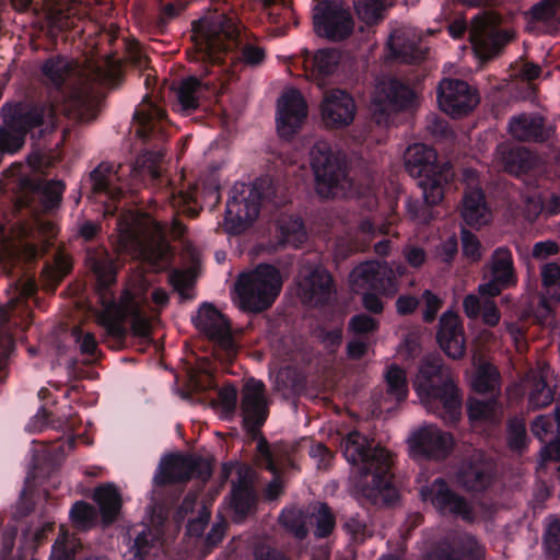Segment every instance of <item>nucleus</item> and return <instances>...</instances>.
<instances>
[{
	"label": "nucleus",
	"mask_w": 560,
	"mask_h": 560,
	"mask_svg": "<svg viewBox=\"0 0 560 560\" xmlns=\"http://www.w3.org/2000/svg\"><path fill=\"white\" fill-rule=\"evenodd\" d=\"M150 282L142 272L131 276L126 289L117 302L109 303L97 315V323L106 334L117 340H122L127 334L125 324L130 325L135 337L149 340L152 330L147 291Z\"/></svg>",
	"instance_id": "obj_1"
},
{
	"label": "nucleus",
	"mask_w": 560,
	"mask_h": 560,
	"mask_svg": "<svg viewBox=\"0 0 560 560\" xmlns=\"http://www.w3.org/2000/svg\"><path fill=\"white\" fill-rule=\"evenodd\" d=\"M405 165L408 173L418 178L427 206L408 203V212L418 223H428L432 215L428 206L439 203L444 196V187L454 174L450 163H438L436 152L423 143H415L407 148Z\"/></svg>",
	"instance_id": "obj_2"
},
{
	"label": "nucleus",
	"mask_w": 560,
	"mask_h": 560,
	"mask_svg": "<svg viewBox=\"0 0 560 560\" xmlns=\"http://www.w3.org/2000/svg\"><path fill=\"white\" fill-rule=\"evenodd\" d=\"M341 447L346 459L353 465L361 464L363 476L372 478L371 481H365L362 488L363 495L374 504L392 503L397 493L390 486L389 453L382 447H372L369 440L358 431L350 432L341 443Z\"/></svg>",
	"instance_id": "obj_3"
},
{
	"label": "nucleus",
	"mask_w": 560,
	"mask_h": 560,
	"mask_svg": "<svg viewBox=\"0 0 560 560\" xmlns=\"http://www.w3.org/2000/svg\"><path fill=\"white\" fill-rule=\"evenodd\" d=\"M413 388L423 405L445 422H456L462 415V399L451 370L439 357H427L413 381Z\"/></svg>",
	"instance_id": "obj_4"
},
{
	"label": "nucleus",
	"mask_w": 560,
	"mask_h": 560,
	"mask_svg": "<svg viewBox=\"0 0 560 560\" xmlns=\"http://www.w3.org/2000/svg\"><path fill=\"white\" fill-rule=\"evenodd\" d=\"M121 249L147 261L154 271L163 270L170 261V246L162 226L151 217L128 211L118 222Z\"/></svg>",
	"instance_id": "obj_5"
},
{
	"label": "nucleus",
	"mask_w": 560,
	"mask_h": 560,
	"mask_svg": "<svg viewBox=\"0 0 560 560\" xmlns=\"http://www.w3.org/2000/svg\"><path fill=\"white\" fill-rule=\"evenodd\" d=\"M4 125L0 128V153H15L24 144L27 130L44 127L50 130L55 127L57 109L52 106L26 107L4 106L2 108Z\"/></svg>",
	"instance_id": "obj_6"
},
{
	"label": "nucleus",
	"mask_w": 560,
	"mask_h": 560,
	"mask_svg": "<svg viewBox=\"0 0 560 560\" xmlns=\"http://www.w3.org/2000/svg\"><path fill=\"white\" fill-rule=\"evenodd\" d=\"M283 279L271 265H259L243 273L235 283L238 305L250 313H260L271 307L281 292Z\"/></svg>",
	"instance_id": "obj_7"
},
{
	"label": "nucleus",
	"mask_w": 560,
	"mask_h": 560,
	"mask_svg": "<svg viewBox=\"0 0 560 560\" xmlns=\"http://www.w3.org/2000/svg\"><path fill=\"white\" fill-rule=\"evenodd\" d=\"M311 167L315 178V190L322 198L348 195L351 180L343 158L331 150L325 141H318L311 151Z\"/></svg>",
	"instance_id": "obj_8"
},
{
	"label": "nucleus",
	"mask_w": 560,
	"mask_h": 560,
	"mask_svg": "<svg viewBox=\"0 0 560 560\" xmlns=\"http://www.w3.org/2000/svg\"><path fill=\"white\" fill-rule=\"evenodd\" d=\"M192 31L197 59L211 62H220L222 55L237 45L240 34L234 21L224 14L201 19Z\"/></svg>",
	"instance_id": "obj_9"
},
{
	"label": "nucleus",
	"mask_w": 560,
	"mask_h": 560,
	"mask_svg": "<svg viewBox=\"0 0 560 560\" xmlns=\"http://www.w3.org/2000/svg\"><path fill=\"white\" fill-rule=\"evenodd\" d=\"M119 61L113 57L103 60L102 65L91 61L84 69L79 68L65 57L48 59L42 67V72L55 85H60L73 75H85L92 80L112 81L119 75Z\"/></svg>",
	"instance_id": "obj_10"
},
{
	"label": "nucleus",
	"mask_w": 560,
	"mask_h": 560,
	"mask_svg": "<svg viewBox=\"0 0 560 560\" xmlns=\"http://www.w3.org/2000/svg\"><path fill=\"white\" fill-rule=\"evenodd\" d=\"M260 190L253 185H242L241 190L226 203L224 229L230 234H240L257 219L260 209Z\"/></svg>",
	"instance_id": "obj_11"
},
{
	"label": "nucleus",
	"mask_w": 560,
	"mask_h": 560,
	"mask_svg": "<svg viewBox=\"0 0 560 560\" xmlns=\"http://www.w3.org/2000/svg\"><path fill=\"white\" fill-rule=\"evenodd\" d=\"M500 19L493 12H481L474 18L469 39L480 59H490L512 38L508 32L498 31Z\"/></svg>",
	"instance_id": "obj_12"
},
{
	"label": "nucleus",
	"mask_w": 560,
	"mask_h": 560,
	"mask_svg": "<svg viewBox=\"0 0 560 560\" xmlns=\"http://www.w3.org/2000/svg\"><path fill=\"white\" fill-rule=\"evenodd\" d=\"M195 326L207 338L212 340L224 354L218 353L221 360L230 361L236 353L231 327L224 315L211 304H203L194 318Z\"/></svg>",
	"instance_id": "obj_13"
},
{
	"label": "nucleus",
	"mask_w": 560,
	"mask_h": 560,
	"mask_svg": "<svg viewBox=\"0 0 560 560\" xmlns=\"http://www.w3.org/2000/svg\"><path fill=\"white\" fill-rule=\"evenodd\" d=\"M315 32L330 40H341L353 31L350 12L339 2L322 1L313 10Z\"/></svg>",
	"instance_id": "obj_14"
},
{
	"label": "nucleus",
	"mask_w": 560,
	"mask_h": 560,
	"mask_svg": "<svg viewBox=\"0 0 560 560\" xmlns=\"http://www.w3.org/2000/svg\"><path fill=\"white\" fill-rule=\"evenodd\" d=\"M438 103L447 115L462 117L469 114L477 106L479 97L477 92L466 82L444 79L438 88Z\"/></svg>",
	"instance_id": "obj_15"
},
{
	"label": "nucleus",
	"mask_w": 560,
	"mask_h": 560,
	"mask_svg": "<svg viewBox=\"0 0 560 560\" xmlns=\"http://www.w3.org/2000/svg\"><path fill=\"white\" fill-rule=\"evenodd\" d=\"M408 445L415 458L442 459L453 448L454 441L450 433L443 432L436 425L427 424L412 432Z\"/></svg>",
	"instance_id": "obj_16"
},
{
	"label": "nucleus",
	"mask_w": 560,
	"mask_h": 560,
	"mask_svg": "<svg viewBox=\"0 0 560 560\" xmlns=\"http://www.w3.org/2000/svg\"><path fill=\"white\" fill-rule=\"evenodd\" d=\"M307 117V105L295 89L285 90L277 103V130L282 138H291Z\"/></svg>",
	"instance_id": "obj_17"
},
{
	"label": "nucleus",
	"mask_w": 560,
	"mask_h": 560,
	"mask_svg": "<svg viewBox=\"0 0 560 560\" xmlns=\"http://www.w3.org/2000/svg\"><path fill=\"white\" fill-rule=\"evenodd\" d=\"M420 493L424 502H430L442 514L457 515L465 521H472L474 518L469 503L463 497L453 492L441 478L423 487Z\"/></svg>",
	"instance_id": "obj_18"
},
{
	"label": "nucleus",
	"mask_w": 560,
	"mask_h": 560,
	"mask_svg": "<svg viewBox=\"0 0 560 560\" xmlns=\"http://www.w3.org/2000/svg\"><path fill=\"white\" fill-rule=\"evenodd\" d=\"M463 177L466 184L460 207V214L464 221L468 225L476 228L488 224L491 221L492 214L479 186L477 173L474 170H465Z\"/></svg>",
	"instance_id": "obj_19"
},
{
	"label": "nucleus",
	"mask_w": 560,
	"mask_h": 560,
	"mask_svg": "<svg viewBox=\"0 0 560 560\" xmlns=\"http://www.w3.org/2000/svg\"><path fill=\"white\" fill-rule=\"evenodd\" d=\"M319 108L322 122L329 129L349 126L354 120L357 112L353 97L338 89L325 92Z\"/></svg>",
	"instance_id": "obj_20"
},
{
	"label": "nucleus",
	"mask_w": 560,
	"mask_h": 560,
	"mask_svg": "<svg viewBox=\"0 0 560 560\" xmlns=\"http://www.w3.org/2000/svg\"><path fill=\"white\" fill-rule=\"evenodd\" d=\"M241 411L247 431L254 432L266 421L268 404L261 381L248 380L242 388Z\"/></svg>",
	"instance_id": "obj_21"
},
{
	"label": "nucleus",
	"mask_w": 560,
	"mask_h": 560,
	"mask_svg": "<svg viewBox=\"0 0 560 560\" xmlns=\"http://www.w3.org/2000/svg\"><path fill=\"white\" fill-rule=\"evenodd\" d=\"M415 93L395 79H384L374 89L372 101L381 112L404 109L412 105Z\"/></svg>",
	"instance_id": "obj_22"
},
{
	"label": "nucleus",
	"mask_w": 560,
	"mask_h": 560,
	"mask_svg": "<svg viewBox=\"0 0 560 560\" xmlns=\"http://www.w3.org/2000/svg\"><path fill=\"white\" fill-rule=\"evenodd\" d=\"M492 481V466L477 453L468 462H464L456 475V483L469 492L486 490Z\"/></svg>",
	"instance_id": "obj_23"
},
{
	"label": "nucleus",
	"mask_w": 560,
	"mask_h": 560,
	"mask_svg": "<svg viewBox=\"0 0 560 560\" xmlns=\"http://www.w3.org/2000/svg\"><path fill=\"white\" fill-rule=\"evenodd\" d=\"M438 341L448 357L458 359L464 355L466 349L464 328L456 313L446 312L440 318Z\"/></svg>",
	"instance_id": "obj_24"
},
{
	"label": "nucleus",
	"mask_w": 560,
	"mask_h": 560,
	"mask_svg": "<svg viewBox=\"0 0 560 560\" xmlns=\"http://www.w3.org/2000/svg\"><path fill=\"white\" fill-rule=\"evenodd\" d=\"M299 285L303 298L311 303H322L332 291L330 275L323 268H303L300 272Z\"/></svg>",
	"instance_id": "obj_25"
},
{
	"label": "nucleus",
	"mask_w": 560,
	"mask_h": 560,
	"mask_svg": "<svg viewBox=\"0 0 560 560\" xmlns=\"http://www.w3.org/2000/svg\"><path fill=\"white\" fill-rule=\"evenodd\" d=\"M485 553L483 546L474 536L465 534L456 539L454 547L439 546L425 560H485Z\"/></svg>",
	"instance_id": "obj_26"
},
{
	"label": "nucleus",
	"mask_w": 560,
	"mask_h": 560,
	"mask_svg": "<svg viewBox=\"0 0 560 560\" xmlns=\"http://www.w3.org/2000/svg\"><path fill=\"white\" fill-rule=\"evenodd\" d=\"M388 46L402 62H416L424 57L418 34L409 27L395 30L389 36Z\"/></svg>",
	"instance_id": "obj_27"
},
{
	"label": "nucleus",
	"mask_w": 560,
	"mask_h": 560,
	"mask_svg": "<svg viewBox=\"0 0 560 560\" xmlns=\"http://www.w3.org/2000/svg\"><path fill=\"white\" fill-rule=\"evenodd\" d=\"M198 465L192 456L170 455L161 460L154 479L158 483L183 481L194 476Z\"/></svg>",
	"instance_id": "obj_28"
},
{
	"label": "nucleus",
	"mask_w": 560,
	"mask_h": 560,
	"mask_svg": "<svg viewBox=\"0 0 560 560\" xmlns=\"http://www.w3.org/2000/svg\"><path fill=\"white\" fill-rule=\"evenodd\" d=\"M493 165L498 170L520 175L532 167L533 158L523 147L501 143L497 148Z\"/></svg>",
	"instance_id": "obj_29"
},
{
	"label": "nucleus",
	"mask_w": 560,
	"mask_h": 560,
	"mask_svg": "<svg viewBox=\"0 0 560 560\" xmlns=\"http://www.w3.org/2000/svg\"><path fill=\"white\" fill-rule=\"evenodd\" d=\"M120 167L102 163L91 173L92 191L94 196L105 195L109 199H116L121 194Z\"/></svg>",
	"instance_id": "obj_30"
},
{
	"label": "nucleus",
	"mask_w": 560,
	"mask_h": 560,
	"mask_svg": "<svg viewBox=\"0 0 560 560\" xmlns=\"http://www.w3.org/2000/svg\"><path fill=\"white\" fill-rule=\"evenodd\" d=\"M549 365L544 363L528 373L526 382L529 386V405L542 408L553 400V392L548 384Z\"/></svg>",
	"instance_id": "obj_31"
},
{
	"label": "nucleus",
	"mask_w": 560,
	"mask_h": 560,
	"mask_svg": "<svg viewBox=\"0 0 560 560\" xmlns=\"http://www.w3.org/2000/svg\"><path fill=\"white\" fill-rule=\"evenodd\" d=\"M388 272V264L380 261H365L357 266L350 273L349 280L354 292L361 290H375L378 277Z\"/></svg>",
	"instance_id": "obj_32"
},
{
	"label": "nucleus",
	"mask_w": 560,
	"mask_h": 560,
	"mask_svg": "<svg viewBox=\"0 0 560 560\" xmlns=\"http://www.w3.org/2000/svg\"><path fill=\"white\" fill-rule=\"evenodd\" d=\"M385 382L387 387V396L378 401L380 412L383 408L389 411L395 404L406 399L408 395V384L406 373L397 365L388 366L385 373Z\"/></svg>",
	"instance_id": "obj_33"
},
{
	"label": "nucleus",
	"mask_w": 560,
	"mask_h": 560,
	"mask_svg": "<svg viewBox=\"0 0 560 560\" xmlns=\"http://www.w3.org/2000/svg\"><path fill=\"white\" fill-rule=\"evenodd\" d=\"M73 0H45L47 22L52 34L74 27Z\"/></svg>",
	"instance_id": "obj_34"
},
{
	"label": "nucleus",
	"mask_w": 560,
	"mask_h": 560,
	"mask_svg": "<svg viewBox=\"0 0 560 560\" xmlns=\"http://www.w3.org/2000/svg\"><path fill=\"white\" fill-rule=\"evenodd\" d=\"M491 277L499 283H505L510 287L516 283V276L513 268V258L510 249L506 247L497 248L490 261Z\"/></svg>",
	"instance_id": "obj_35"
},
{
	"label": "nucleus",
	"mask_w": 560,
	"mask_h": 560,
	"mask_svg": "<svg viewBox=\"0 0 560 560\" xmlns=\"http://www.w3.org/2000/svg\"><path fill=\"white\" fill-rule=\"evenodd\" d=\"M393 220L388 219L382 223L377 215L366 218L360 221L355 231L354 250H362L368 243L381 234H388Z\"/></svg>",
	"instance_id": "obj_36"
},
{
	"label": "nucleus",
	"mask_w": 560,
	"mask_h": 560,
	"mask_svg": "<svg viewBox=\"0 0 560 560\" xmlns=\"http://www.w3.org/2000/svg\"><path fill=\"white\" fill-rule=\"evenodd\" d=\"M394 3L395 0H353L358 19L368 26L380 23L385 11Z\"/></svg>",
	"instance_id": "obj_37"
},
{
	"label": "nucleus",
	"mask_w": 560,
	"mask_h": 560,
	"mask_svg": "<svg viewBox=\"0 0 560 560\" xmlns=\"http://www.w3.org/2000/svg\"><path fill=\"white\" fill-rule=\"evenodd\" d=\"M511 135L523 141L542 138V119L539 116L520 115L509 125Z\"/></svg>",
	"instance_id": "obj_38"
},
{
	"label": "nucleus",
	"mask_w": 560,
	"mask_h": 560,
	"mask_svg": "<svg viewBox=\"0 0 560 560\" xmlns=\"http://www.w3.org/2000/svg\"><path fill=\"white\" fill-rule=\"evenodd\" d=\"M94 500L100 506V511L105 523H112L119 513L121 499L117 489L107 485L95 490Z\"/></svg>",
	"instance_id": "obj_39"
},
{
	"label": "nucleus",
	"mask_w": 560,
	"mask_h": 560,
	"mask_svg": "<svg viewBox=\"0 0 560 560\" xmlns=\"http://www.w3.org/2000/svg\"><path fill=\"white\" fill-rule=\"evenodd\" d=\"M280 243L299 247L306 240V232L300 219L281 217L278 221Z\"/></svg>",
	"instance_id": "obj_40"
},
{
	"label": "nucleus",
	"mask_w": 560,
	"mask_h": 560,
	"mask_svg": "<svg viewBox=\"0 0 560 560\" xmlns=\"http://www.w3.org/2000/svg\"><path fill=\"white\" fill-rule=\"evenodd\" d=\"M202 84L199 80L190 77L182 81L177 90V100L183 112H190L198 107Z\"/></svg>",
	"instance_id": "obj_41"
},
{
	"label": "nucleus",
	"mask_w": 560,
	"mask_h": 560,
	"mask_svg": "<svg viewBox=\"0 0 560 560\" xmlns=\"http://www.w3.org/2000/svg\"><path fill=\"white\" fill-rule=\"evenodd\" d=\"M164 110L153 104L147 98L143 100L141 106L135 113V119L139 124L136 130L139 137H147L148 130L154 127V120L162 119Z\"/></svg>",
	"instance_id": "obj_42"
},
{
	"label": "nucleus",
	"mask_w": 560,
	"mask_h": 560,
	"mask_svg": "<svg viewBox=\"0 0 560 560\" xmlns=\"http://www.w3.org/2000/svg\"><path fill=\"white\" fill-rule=\"evenodd\" d=\"M532 14L537 22L555 28L560 24V0H541L533 7Z\"/></svg>",
	"instance_id": "obj_43"
},
{
	"label": "nucleus",
	"mask_w": 560,
	"mask_h": 560,
	"mask_svg": "<svg viewBox=\"0 0 560 560\" xmlns=\"http://www.w3.org/2000/svg\"><path fill=\"white\" fill-rule=\"evenodd\" d=\"M257 451L266 462V468L275 474V478L269 482L266 489V497L269 500L277 499L282 493V483L277 476V468L273 460L275 451H271L267 441L261 439L257 444Z\"/></svg>",
	"instance_id": "obj_44"
},
{
	"label": "nucleus",
	"mask_w": 560,
	"mask_h": 560,
	"mask_svg": "<svg viewBox=\"0 0 560 560\" xmlns=\"http://www.w3.org/2000/svg\"><path fill=\"white\" fill-rule=\"evenodd\" d=\"M280 524L283 528L295 538L303 539L307 535L305 525V515L298 508H290L282 511L279 516Z\"/></svg>",
	"instance_id": "obj_45"
},
{
	"label": "nucleus",
	"mask_w": 560,
	"mask_h": 560,
	"mask_svg": "<svg viewBox=\"0 0 560 560\" xmlns=\"http://www.w3.org/2000/svg\"><path fill=\"white\" fill-rule=\"evenodd\" d=\"M472 388L478 393L492 392L499 387V373L490 363L479 364L472 380Z\"/></svg>",
	"instance_id": "obj_46"
},
{
	"label": "nucleus",
	"mask_w": 560,
	"mask_h": 560,
	"mask_svg": "<svg viewBox=\"0 0 560 560\" xmlns=\"http://www.w3.org/2000/svg\"><path fill=\"white\" fill-rule=\"evenodd\" d=\"M255 502L254 493L249 487L242 486L233 489L232 508L234 511L233 518L235 522H242L252 511Z\"/></svg>",
	"instance_id": "obj_47"
},
{
	"label": "nucleus",
	"mask_w": 560,
	"mask_h": 560,
	"mask_svg": "<svg viewBox=\"0 0 560 560\" xmlns=\"http://www.w3.org/2000/svg\"><path fill=\"white\" fill-rule=\"evenodd\" d=\"M468 416L471 421H492L501 413L497 401H482L471 398L468 401Z\"/></svg>",
	"instance_id": "obj_48"
},
{
	"label": "nucleus",
	"mask_w": 560,
	"mask_h": 560,
	"mask_svg": "<svg viewBox=\"0 0 560 560\" xmlns=\"http://www.w3.org/2000/svg\"><path fill=\"white\" fill-rule=\"evenodd\" d=\"M312 516L315 518V535L324 538L331 534L335 527V516L325 503H316L312 506Z\"/></svg>",
	"instance_id": "obj_49"
},
{
	"label": "nucleus",
	"mask_w": 560,
	"mask_h": 560,
	"mask_svg": "<svg viewBox=\"0 0 560 560\" xmlns=\"http://www.w3.org/2000/svg\"><path fill=\"white\" fill-rule=\"evenodd\" d=\"M73 524L81 528L86 529L94 524L96 518L95 509L85 502H77L70 512Z\"/></svg>",
	"instance_id": "obj_50"
},
{
	"label": "nucleus",
	"mask_w": 560,
	"mask_h": 560,
	"mask_svg": "<svg viewBox=\"0 0 560 560\" xmlns=\"http://www.w3.org/2000/svg\"><path fill=\"white\" fill-rule=\"evenodd\" d=\"M196 275L192 269L175 270L170 276V283L183 298H190Z\"/></svg>",
	"instance_id": "obj_51"
},
{
	"label": "nucleus",
	"mask_w": 560,
	"mask_h": 560,
	"mask_svg": "<svg viewBox=\"0 0 560 560\" xmlns=\"http://www.w3.org/2000/svg\"><path fill=\"white\" fill-rule=\"evenodd\" d=\"M339 61V55L331 49L318 50L313 58V67L319 74L331 73Z\"/></svg>",
	"instance_id": "obj_52"
},
{
	"label": "nucleus",
	"mask_w": 560,
	"mask_h": 560,
	"mask_svg": "<svg viewBox=\"0 0 560 560\" xmlns=\"http://www.w3.org/2000/svg\"><path fill=\"white\" fill-rule=\"evenodd\" d=\"M89 100V90L83 88L70 96V98L62 106V112L66 115H73L75 118L83 119V108L88 106Z\"/></svg>",
	"instance_id": "obj_53"
},
{
	"label": "nucleus",
	"mask_w": 560,
	"mask_h": 560,
	"mask_svg": "<svg viewBox=\"0 0 560 560\" xmlns=\"http://www.w3.org/2000/svg\"><path fill=\"white\" fill-rule=\"evenodd\" d=\"M462 248L464 256L471 262L480 260L482 247L478 237L469 231H462Z\"/></svg>",
	"instance_id": "obj_54"
},
{
	"label": "nucleus",
	"mask_w": 560,
	"mask_h": 560,
	"mask_svg": "<svg viewBox=\"0 0 560 560\" xmlns=\"http://www.w3.org/2000/svg\"><path fill=\"white\" fill-rule=\"evenodd\" d=\"M508 434L509 445L512 450L521 452L525 448L527 436L523 420H512L509 424Z\"/></svg>",
	"instance_id": "obj_55"
},
{
	"label": "nucleus",
	"mask_w": 560,
	"mask_h": 560,
	"mask_svg": "<svg viewBox=\"0 0 560 560\" xmlns=\"http://www.w3.org/2000/svg\"><path fill=\"white\" fill-rule=\"evenodd\" d=\"M162 159L161 153H144L137 160V174L149 175L151 178L160 176L159 161Z\"/></svg>",
	"instance_id": "obj_56"
},
{
	"label": "nucleus",
	"mask_w": 560,
	"mask_h": 560,
	"mask_svg": "<svg viewBox=\"0 0 560 560\" xmlns=\"http://www.w3.org/2000/svg\"><path fill=\"white\" fill-rule=\"evenodd\" d=\"M92 269L97 277L98 282L106 287L115 280V267L107 258L95 259Z\"/></svg>",
	"instance_id": "obj_57"
},
{
	"label": "nucleus",
	"mask_w": 560,
	"mask_h": 560,
	"mask_svg": "<svg viewBox=\"0 0 560 560\" xmlns=\"http://www.w3.org/2000/svg\"><path fill=\"white\" fill-rule=\"evenodd\" d=\"M65 186L59 180H51L43 186V202L47 209L55 208L59 205Z\"/></svg>",
	"instance_id": "obj_58"
},
{
	"label": "nucleus",
	"mask_w": 560,
	"mask_h": 560,
	"mask_svg": "<svg viewBox=\"0 0 560 560\" xmlns=\"http://www.w3.org/2000/svg\"><path fill=\"white\" fill-rule=\"evenodd\" d=\"M377 328L378 322L366 314L355 315L349 322V329L358 335L374 332Z\"/></svg>",
	"instance_id": "obj_59"
},
{
	"label": "nucleus",
	"mask_w": 560,
	"mask_h": 560,
	"mask_svg": "<svg viewBox=\"0 0 560 560\" xmlns=\"http://www.w3.org/2000/svg\"><path fill=\"white\" fill-rule=\"evenodd\" d=\"M149 550V534L145 532L140 533L135 539L133 545L125 553L127 560H143V556Z\"/></svg>",
	"instance_id": "obj_60"
},
{
	"label": "nucleus",
	"mask_w": 560,
	"mask_h": 560,
	"mask_svg": "<svg viewBox=\"0 0 560 560\" xmlns=\"http://www.w3.org/2000/svg\"><path fill=\"white\" fill-rule=\"evenodd\" d=\"M378 285L376 291L380 292L384 296L392 298L398 291V282L394 275L393 269L388 266V272L385 275H381L377 281Z\"/></svg>",
	"instance_id": "obj_61"
},
{
	"label": "nucleus",
	"mask_w": 560,
	"mask_h": 560,
	"mask_svg": "<svg viewBox=\"0 0 560 560\" xmlns=\"http://www.w3.org/2000/svg\"><path fill=\"white\" fill-rule=\"evenodd\" d=\"M71 269V262L67 256L58 255L54 266L46 270L48 278L52 282H59Z\"/></svg>",
	"instance_id": "obj_62"
},
{
	"label": "nucleus",
	"mask_w": 560,
	"mask_h": 560,
	"mask_svg": "<svg viewBox=\"0 0 560 560\" xmlns=\"http://www.w3.org/2000/svg\"><path fill=\"white\" fill-rule=\"evenodd\" d=\"M219 405L225 416H230L236 408L237 392L234 387H224L218 395Z\"/></svg>",
	"instance_id": "obj_63"
},
{
	"label": "nucleus",
	"mask_w": 560,
	"mask_h": 560,
	"mask_svg": "<svg viewBox=\"0 0 560 560\" xmlns=\"http://www.w3.org/2000/svg\"><path fill=\"white\" fill-rule=\"evenodd\" d=\"M545 545L550 552L560 551V520L549 523L545 535Z\"/></svg>",
	"instance_id": "obj_64"
}]
</instances>
